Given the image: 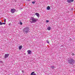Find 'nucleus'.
<instances>
[{
  "label": "nucleus",
  "instance_id": "1",
  "mask_svg": "<svg viewBox=\"0 0 75 75\" xmlns=\"http://www.w3.org/2000/svg\"><path fill=\"white\" fill-rule=\"evenodd\" d=\"M38 20L37 18H35L34 17H32L30 19V22L31 23H35Z\"/></svg>",
  "mask_w": 75,
  "mask_h": 75
},
{
  "label": "nucleus",
  "instance_id": "2",
  "mask_svg": "<svg viewBox=\"0 0 75 75\" xmlns=\"http://www.w3.org/2000/svg\"><path fill=\"white\" fill-rule=\"evenodd\" d=\"M68 61L69 64L72 65L74 64L75 62V61L72 59H69L68 60Z\"/></svg>",
  "mask_w": 75,
  "mask_h": 75
},
{
  "label": "nucleus",
  "instance_id": "3",
  "mask_svg": "<svg viewBox=\"0 0 75 75\" xmlns=\"http://www.w3.org/2000/svg\"><path fill=\"white\" fill-rule=\"evenodd\" d=\"M15 11L16 10L15 9H11V13H15Z\"/></svg>",
  "mask_w": 75,
  "mask_h": 75
},
{
  "label": "nucleus",
  "instance_id": "4",
  "mask_svg": "<svg viewBox=\"0 0 75 75\" xmlns=\"http://www.w3.org/2000/svg\"><path fill=\"white\" fill-rule=\"evenodd\" d=\"M9 56V54H5L4 58H7V57H8Z\"/></svg>",
  "mask_w": 75,
  "mask_h": 75
},
{
  "label": "nucleus",
  "instance_id": "5",
  "mask_svg": "<svg viewBox=\"0 0 75 75\" xmlns=\"http://www.w3.org/2000/svg\"><path fill=\"white\" fill-rule=\"evenodd\" d=\"M35 15L38 17V18L40 17V14L38 13H35Z\"/></svg>",
  "mask_w": 75,
  "mask_h": 75
},
{
  "label": "nucleus",
  "instance_id": "6",
  "mask_svg": "<svg viewBox=\"0 0 75 75\" xmlns=\"http://www.w3.org/2000/svg\"><path fill=\"white\" fill-rule=\"evenodd\" d=\"M28 54H31V51L30 50H28L27 51Z\"/></svg>",
  "mask_w": 75,
  "mask_h": 75
},
{
  "label": "nucleus",
  "instance_id": "7",
  "mask_svg": "<svg viewBox=\"0 0 75 75\" xmlns=\"http://www.w3.org/2000/svg\"><path fill=\"white\" fill-rule=\"evenodd\" d=\"M74 0H67V2L70 3V2H73Z\"/></svg>",
  "mask_w": 75,
  "mask_h": 75
},
{
  "label": "nucleus",
  "instance_id": "8",
  "mask_svg": "<svg viewBox=\"0 0 75 75\" xmlns=\"http://www.w3.org/2000/svg\"><path fill=\"white\" fill-rule=\"evenodd\" d=\"M30 75H36V74L35 73V72H33Z\"/></svg>",
  "mask_w": 75,
  "mask_h": 75
},
{
  "label": "nucleus",
  "instance_id": "9",
  "mask_svg": "<svg viewBox=\"0 0 75 75\" xmlns=\"http://www.w3.org/2000/svg\"><path fill=\"white\" fill-rule=\"evenodd\" d=\"M22 48H23V47L22 45H20L19 46V50H21L22 49Z\"/></svg>",
  "mask_w": 75,
  "mask_h": 75
},
{
  "label": "nucleus",
  "instance_id": "10",
  "mask_svg": "<svg viewBox=\"0 0 75 75\" xmlns=\"http://www.w3.org/2000/svg\"><path fill=\"white\" fill-rule=\"evenodd\" d=\"M47 29L48 30H49V31H50L51 30V27H48L47 28Z\"/></svg>",
  "mask_w": 75,
  "mask_h": 75
},
{
  "label": "nucleus",
  "instance_id": "11",
  "mask_svg": "<svg viewBox=\"0 0 75 75\" xmlns=\"http://www.w3.org/2000/svg\"><path fill=\"white\" fill-rule=\"evenodd\" d=\"M47 10H49L50 9V6H48L47 7Z\"/></svg>",
  "mask_w": 75,
  "mask_h": 75
},
{
  "label": "nucleus",
  "instance_id": "12",
  "mask_svg": "<svg viewBox=\"0 0 75 75\" xmlns=\"http://www.w3.org/2000/svg\"><path fill=\"white\" fill-rule=\"evenodd\" d=\"M0 25H3V23H2L1 22H0Z\"/></svg>",
  "mask_w": 75,
  "mask_h": 75
},
{
  "label": "nucleus",
  "instance_id": "13",
  "mask_svg": "<svg viewBox=\"0 0 75 75\" xmlns=\"http://www.w3.org/2000/svg\"><path fill=\"white\" fill-rule=\"evenodd\" d=\"M6 19H5L4 20V23H6Z\"/></svg>",
  "mask_w": 75,
  "mask_h": 75
},
{
  "label": "nucleus",
  "instance_id": "14",
  "mask_svg": "<svg viewBox=\"0 0 75 75\" xmlns=\"http://www.w3.org/2000/svg\"><path fill=\"white\" fill-rule=\"evenodd\" d=\"M0 63H3V62L2 61H0Z\"/></svg>",
  "mask_w": 75,
  "mask_h": 75
},
{
  "label": "nucleus",
  "instance_id": "15",
  "mask_svg": "<svg viewBox=\"0 0 75 75\" xmlns=\"http://www.w3.org/2000/svg\"><path fill=\"white\" fill-rule=\"evenodd\" d=\"M11 23H10L9 24V25H11Z\"/></svg>",
  "mask_w": 75,
  "mask_h": 75
},
{
  "label": "nucleus",
  "instance_id": "16",
  "mask_svg": "<svg viewBox=\"0 0 75 75\" xmlns=\"http://www.w3.org/2000/svg\"><path fill=\"white\" fill-rule=\"evenodd\" d=\"M46 22L48 23V22H49V21L48 20H47L46 21Z\"/></svg>",
  "mask_w": 75,
  "mask_h": 75
},
{
  "label": "nucleus",
  "instance_id": "17",
  "mask_svg": "<svg viewBox=\"0 0 75 75\" xmlns=\"http://www.w3.org/2000/svg\"><path fill=\"white\" fill-rule=\"evenodd\" d=\"M32 3H33V4H35V2L34 1Z\"/></svg>",
  "mask_w": 75,
  "mask_h": 75
},
{
  "label": "nucleus",
  "instance_id": "18",
  "mask_svg": "<svg viewBox=\"0 0 75 75\" xmlns=\"http://www.w3.org/2000/svg\"><path fill=\"white\" fill-rule=\"evenodd\" d=\"M4 24V25L6 24V23H2V25Z\"/></svg>",
  "mask_w": 75,
  "mask_h": 75
},
{
  "label": "nucleus",
  "instance_id": "19",
  "mask_svg": "<svg viewBox=\"0 0 75 75\" xmlns=\"http://www.w3.org/2000/svg\"><path fill=\"white\" fill-rule=\"evenodd\" d=\"M28 30H27V31H25V33H28Z\"/></svg>",
  "mask_w": 75,
  "mask_h": 75
},
{
  "label": "nucleus",
  "instance_id": "20",
  "mask_svg": "<svg viewBox=\"0 0 75 75\" xmlns=\"http://www.w3.org/2000/svg\"><path fill=\"white\" fill-rule=\"evenodd\" d=\"M50 68H53V67H52V66H50Z\"/></svg>",
  "mask_w": 75,
  "mask_h": 75
},
{
  "label": "nucleus",
  "instance_id": "21",
  "mask_svg": "<svg viewBox=\"0 0 75 75\" xmlns=\"http://www.w3.org/2000/svg\"><path fill=\"white\" fill-rule=\"evenodd\" d=\"M47 41V43H49V41Z\"/></svg>",
  "mask_w": 75,
  "mask_h": 75
},
{
  "label": "nucleus",
  "instance_id": "22",
  "mask_svg": "<svg viewBox=\"0 0 75 75\" xmlns=\"http://www.w3.org/2000/svg\"><path fill=\"white\" fill-rule=\"evenodd\" d=\"M70 41H72V39L70 38Z\"/></svg>",
  "mask_w": 75,
  "mask_h": 75
},
{
  "label": "nucleus",
  "instance_id": "23",
  "mask_svg": "<svg viewBox=\"0 0 75 75\" xmlns=\"http://www.w3.org/2000/svg\"><path fill=\"white\" fill-rule=\"evenodd\" d=\"M20 24H21V25H22V23H21V22H20Z\"/></svg>",
  "mask_w": 75,
  "mask_h": 75
},
{
  "label": "nucleus",
  "instance_id": "24",
  "mask_svg": "<svg viewBox=\"0 0 75 75\" xmlns=\"http://www.w3.org/2000/svg\"><path fill=\"white\" fill-rule=\"evenodd\" d=\"M22 73H23V72H24V71L23 70L22 71Z\"/></svg>",
  "mask_w": 75,
  "mask_h": 75
},
{
  "label": "nucleus",
  "instance_id": "25",
  "mask_svg": "<svg viewBox=\"0 0 75 75\" xmlns=\"http://www.w3.org/2000/svg\"><path fill=\"white\" fill-rule=\"evenodd\" d=\"M74 53H72V55H74Z\"/></svg>",
  "mask_w": 75,
  "mask_h": 75
},
{
  "label": "nucleus",
  "instance_id": "26",
  "mask_svg": "<svg viewBox=\"0 0 75 75\" xmlns=\"http://www.w3.org/2000/svg\"><path fill=\"white\" fill-rule=\"evenodd\" d=\"M28 0V1H30V0Z\"/></svg>",
  "mask_w": 75,
  "mask_h": 75
}]
</instances>
